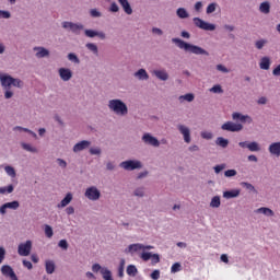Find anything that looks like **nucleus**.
<instances>
[{
	"mask_svg": "<svg viewBox=\"0 0 280 280\" xmlns=\"http://www.w3.org/2000/svg\"><path fill=\"white\" fill-rule=\"evenodd\" d=\"M3 259H5V248L0 247V264H3Z\"/></svg>",
	"mask_w": 280,
	"mask_h": 280,
	"instance_id": "obj_56",
	"label": "nucleus"
},
{
	"mask_svg": "<svg viewBox=\"0 0 280 280\" xmlns=\"http://www.w3.org/2000/svg\"><path fill=\"white\" fill-rule=\"evenodd\" d=\"M135 77L138 78V80H148L150 75H148V72L145 69H140L135 73Z\"/></svg>",
	"mask_w": 280,
	"mask_h": 280,
	"instance_id": "obj_23",
	"label": "nucleus"
},
{
	"mask_svg": "<svg viewBox=\"0 0 280 280\" xmlns=\"http://www.w3.org/2000/svg\"><path fill=\"white\" fill-rule=\"evenodd\" d=\"M192 21L196 27H199V30H205L206 32H213L215 30V25L209 24L200 18H194Z\"/></svg>",
	"mask_w": 280,
	"mask_h": 280,
	"instance_id": "obj_6",
	"label": "nucleus"
},
{
	"mask_svg": "<svg viewBox=\"0 0 280 280\" xmlns=\"http://www.w3.org/2000/svg\"><path fill=\"white\" fill-rule=\"evenodd\" d=\"M272 73H273V75H277V77L280 75V65H278V66L273 69Z\"/></svg>",
	"mask_w": 280,
	"mask_h": 280,
	"instance_id": "obj_64",
	"label": "nucleus"
},
{
	"mask_svg": "<svg viewBox=\"0 0 280 280\" xmlns=\"http://www.w3.org/2000/svg\"><path fill=\"white\" fill-rule=\"evenodd\" d=\"M90 14H91V16H93L94 19L102 16V13H101L100 11H97L96 9H92V10L90 11Z\"/></svg>",
	"mask_w": 280,
	"mask_h": 280,
	"instance_id": "obj_55",
	"label": "nucleus"
},
{
	"mask_svg": "<svg viewBox=\"0 0 280 280\" xmlns=\"http://www.w3.org/2000/svg\"><path fill=\"white\" fill-rule=\"evenodd\" d=\"M20 203L19 201H11V202H7L4 205H2L0 207V211H5V209H12L13 211H16V209H19Z\"/></svg>",
	"mask_w": 280,
	"mask_h": 280,
	"instance_id": "obj_17",
	"label": "nucleus"
},
{
	"mask_svg": "<svg viewBox=\"0 0 280 280\" xmlns=\"http://www.w3.org/2000/svg\"><path fill=\"white\" fill-rule=\"evenodd\" d=\"M224 176L226 178H231L233 176H237V171H235V170H228V171L224 172Z\"/></svg>",
	"mask_w": 280,
	"mask_h": 280,
	"instance_id": "obj_42",
	"label": "nucleus"
},
{
	"mask_svg": "<svg viewBox=\"0 0 280 280\" xmlns=\"http://www.w3.org/2000/svg\"><path fill=\"white\" fill-rule=\"evenodd\" d=\"M118 2L126 14H132V7H130V2H128V0H118Z\"/></svg>",
	"mask_w": 280,
	"mask_h": 280,
	"instance_id": "obj_18",
	"label": "nucleus"
},
{
	"mask_svg": "<svg viewBox=\"0 0 280 280\" xmlns=\"http://www.w3.org/2000/svg\"><path fill=\"white\" fill-rule=\"evenodd\" d=\"M226 168V164H221V165H217L214 166V172L215 174H220V172H222V170Z\"/></svg>",
	"mask_w": 280,
	"mask_h": 280,
	"instance_id": "obj_53",
	"label": "nucleus"
},
{
	"mask_svg": "<svg viewBox=\"0 0 280 280\" xmlns=\"http://www.w3.org/2000/svg\"><path fill=\"white\" fill-rule=\"evenodd\" d=\"M153 73L159 80H163L164 82L170 78V74L165 70H154Z\"/></svg>",
	"mask_w": 280,
	"mask_h": 280,
	"instance_id": "obj_20",
	"label": "nucleus"
},
{
	"mask_svg": "<svg viewBox=\"0 0 280 280\" xmlns=\"http://www.w3.org/2000/svg\"><path fill=\"white\" fill-rule=\"evenodd\" d=\"M237 196H240V189H232L223 192V198H226L228 200L231 198H237Z\"/></svg>",
	"mask_w": 280,
	"mask_h": 280,
	"instance_id": "obj_19",
	"label": "nucleus"
},
{
	"mask_svg": "<svg viewBox=\"0 0 280 280\" xmlns=\"http://www.w3.org/2000/svg\"><path fill=\"white\" fill-rule=\"evenodd\" d=\"M201 137L202 139L210 140V139H213V133H211L210 131H202Z\"/></svg>",
	"mask_w": 280,
	"mask_h": 280,
	"instance_id": "obj_49",
	"label": "nucleus"
},
{
	"mask_svg": "<svg viewBox=\"0 0 280 280\" xmlns=\"http://www.w3.org/2000/svg\"><path fill=\"white\" fill-rule=\"evenodd\" d=\"M86 48L90 49V51H93V54H97V46L95 44H86Z\"/></svg>",
	"mask_w": 280,
	"mask_h": 280,
	"instance_id": "obj_51",
	"label": "nucleus"
},
{
	"mask_svg": "<svg viewBox=\"0 0 280 280\" xmlns=\"http://www.w3.org/2000/svg\"><path fill=\"white\" fill-rule=\"evenodd\" d=\"M84 28V26L83 25H81V24H73L72 23V26H71V32H73L74 34H78L79 32H80V30H83Z\"/></svg>",
	"mask_w": 280,
	"mask_h": 280,
	"instance_id": "obj_38",
	"label": "nucleus"
},
{
	"mask_svg": "<svg viewBox=\"0 0 280 280\" xmlns=\"http://www.w3.org/2000/svg\"><path fill=\"white\" fill-rule=\"evenodd\" d=\"M45 235L48 238L54 237V230L51 229L50 225H45Z\"/></svg>",
	"mask_w": 280,
	"mask_h": 280,
	"instance_id": "obj_35",
	"label": "nucleus"
},
{
	"mask_svg": "<svg viewBox=\"0 0 280 280\" xmlns=\"http://www.w3.org/2000/svg\"><path fill=\"white\" fill-rule=\"evenodd\" d=\"M120 167H122V170H126L127 172H132V170L141 168V162L132 160L125 161L120 163Z\"/></svg>",
	"mask_w": 280,
	"mask_h": 280,
	"instance_id": "obj_9",
	"label": "nucleus"
},
{
	"mask_svg": "<svg viewBox=\"0 0 280 280\" xmlns=\"http://www.w3.org/2000/svg\"><path fill=\"white\" fill-rule=\"evenodd\" d=\"M210 205L211 207H215V208L220 207V197L218 196L213 197Z\"/></svg>",
	"mask_w": 280,
	"mask_h": 280,
	"instance_id": "obj_47",
	"label": "nucleus"
},
{
	"mask_svg": "<svg viewBox=\"0 0 280 280\" xmlns=\"http://www.w3.org/2000/svg\"><path fill=\"white\" fill-rule=\"evenodd\" d=\"M85 36H88V38H95V36H97V31L85 30Z\"/></svg>",
	"mask_w": 280,
	"mask_h": 280,
	"instance_id": "obj_45",
	"label": "nucleus"
},
{
	"mask_svg": "<svg viewBox=\"0 0 280 280\" xmlns=\"http://www.w3.org/2000/svg\"><path fill=\"white\" fill-rule=\"evenodd\" d=\"M218 71H222V73H229V70L223 65L217 66Z\"/></svg>",
	"mask_w": 280,
	"mask_h": 280,
	"instance_id": "obj_63",
	"label": "nucleus"
},
{
	"mask_svg": "<svg viewBox=\"0 0 280 280\" xmlns=\"http://www.w3.org/2000/svg\"><path fill=\"white\" fill-rule=\"evenodd\" d=\"M23 267L27 268V270H32V268H33L32 261L23 260Z\"/></svg>",
	"mask_w": 280,
	"mask_h": 280,
	"instance_id": "obj_59",
	"label": "nucleus"
},
{
	"mask_svg": "<svg viewBox=\"0 0 280 280\" xmlns=\"http://www.w3.org/2000/svg\"><path fill=\"white\" fill-rule=\"evenodd\" d=\"M104 268H102V266L100 265V264H94L93 266H92V270L94 271V272H102V270H103Z\"/></svg>",
	"mask_w": 280,
	"mask_h": 280,
	"instance_id": "obj_57",
	"label": "nucleus"
},
{
	"mask_svg": "<svg viewBox=\"0 0 280 280\" xmlns=\"http://www.w3.org/2000/svg\"><path fill=\"white\" fill-rule=\"evenodd\" d=\"M84 196L85 198H88V200L95 201V200H100L102 192L100 191V189H97V187L91 186L86 188Z\"/></svg>",
	"mask_w": 280,
	"mask_h": 280,
	"instance_id": "obj_4",
	"label": "nucleus"
},
{
	"mask_svg": "<svg viewBox=\"0 0 280 280\" xmlns=\"http://www.w3.org/2000/svg\"><path fill=\"white\" fill-rule=\"evenodd\" d=\"M259 10L262 12V14H270V3L262 2L259 7Z\"/></svg>",
	"mask_w": 280,
	"mask_h": 280,
	"instance_id": "obj_30",
	"label": "nucleus"
},
{
	"mask_svg": "<svg viewBox=\"0 0 280 280\" xmlns=\"http://www.w3.org/2000/svg\"><path fill=\"white\" fill-rule=\"evenodd\" d=\"M90 154H102V150L100 148H91Z\"/></svg>",
	"mask_w": 280,
	"mask_h": 280,
	"instance_id": "obj_62",
	"label": "nucleus"
},
{
	"mask_svg": "<svg viewBox=\"0 0 280 280\" xmlns=\"http://www.w3.org/2000/svg\"><path fill=\"white\" fill-rule=\"evenodd\" d=\"M135 196H137L138 198H143V196H145V191L143 190V188H137L135 190Z\"/></svg>",
	"mask_w": 280,
	"mask_h": 280,
	"instance_id": "obj_48",
	"label": "nucleus"
},
{
	"mask_svg": "<svg viewBox=\"0 0 280 280\" xmlns=\"http://www.w3.org/2000/svg\"><path fill=\"white\" fill-rule=\"evenodd\" d=\"M210 93H224V90H222V85L217 84L210 89Z\"/></svg>",
	"mask_w": 280,
	"mask_h": 280,
	"instance_id": "obj_37",
	"label": "nucleus"
},
{
	"mask_svg": "<svg viewBox=\"0 0 280 280\" xmlns=\"http://www.w3.org/2000/svg\"><path fill=\"white\" fill-rule=\"evenodd\" d=\"M91 145V142L89 140H82L74 144L73 152H82V150H86Z\"/></svg>",
	"mask_w": 280,
	"mask_h": 280,
	"instance_id": "obj_15",
	"label": "nucleus"
},
{
	"mask_svg": "<svg viewBox=\"0 0 280 280\" xmlns=\"http://www.w3.org/2000/svg\"><path fill=\"white\" fill-rule=\"evenodd\" d=\"M1 272L4 277H9L11 280H19L16 273H14V269H12V267L9 265H3L1 267Z\"/></svg>",
	"mask_w": 280,
	"mask_h": 280,
	"instance_id": "obj_12",
	"label": "nucleus"
},
{
	"mask_svg": "<svg viewBox=\"0 0 280 280\" xmlns=\"http://www.w3.org/2000/svg\"><path fill=\"white\" fill-rule=\"evenodd\" d=\"M58 246L62 250H67L69 248V243L67 242V240H61L59 241Z\"/></svg>",
	"mask_w": 280,
	"mask_h": 280,
	"instance_id": "obj_40",
	"label": "nucleus"
},
{
	"mask_svg": "<svg viewBox=\"0 0 280 280\" xmlns=\"http://www.w3.org/2000/svg\"><path fill=\"white\" fill-rule=\"evenodd\" d=\"M269 153L272 156H277L279 159L280 156V142H273L269 145Z\"/></svg>",
	"mask_w": 280,
	"mask_h": 280,
	"instance_id": "obj_16",
	"label": "nucleus"
},
{
	"mask_svg": "<svg viewBox=\"0 0 280 280\" xmlns=\"http://www.w3.org/2000/svg\"><path fill=\"white\" fill-rule=\"evenodd\" d=\"M22 147L27 152H38V149L32 147V144L24 143V144H22Z\"/></svg>",
	"mask_w": 280,
	"mask_h": 280,
	"instance_id": "obj_41",
	"label": "nucleus"
},
{
	"mask_svg": "<svg viewBox=\"0 0 280 280\" xmlns=\"http://www.w3.org/2000/svg\"><path fill=\"white\" fill-rule=\"evenodd\" d=\"M151 279H153V280H159V279H161V271H160V270H154V271L151 273Z\"/></svg>",
	"mask_w": 280,
	"mask_h": 280,
	"instance_id": "obj_52",
	"label": "nucleus"
},
{
	"mask_svg": "<svg viewBox=\"0 0 280 280\" xmlns=\"http://www.w3.org/2000/svg\"><path fill=\"white\" fill-rule=\"evenodd\" d=\"M179 100H186V102H191L192 100H195V96H194V94L188 93V94L179 96Z\"/></svg>",
	"mask_w": 280,
	"mask_h": 280,
	"instance_id": "obj_46",
	"label": "nucleus"
},
{
	"mask_svg": "<svg viewBox=\"0 0 280 280\" xmlns=\"http://www.w3.org/2000/svg\"><path fill=\"white\" fill-rule=\"evenodd\" d=\"M241 185L248 191H255V186H253V184H250V183L243 182V183H241Z\"/></svg>",
	"mask_w": 280,
	"mask_h": 280,
	"instance_id": "obj_44",
	"label": "nucleus"
},
{
	"mask_svg": "<svg viewBox=\"0 0 280 280\" xmlns=\"http://www.w3.org/2000/svg\"><path fill=\"white\" fill-rule=\"evenodd\" d=\"M59 75H60L61 80H63V82H69V80H71V78H73V73L71 72V70H69L67 68H60Z\"/></svg>",
	"mask_w": 280,
	"mask_h": 280,
	"instance_id": "obj_14",
	"label": "nucleus"
},
{
	"mask_svg": "<svg viewBox=\"0 0 280 280\" xmlns=\"http://www.w3.org/2000/svg\"><path fill=\"white\" fill-rule=\"evenodd\" d=\"M247 149L249 150V152H259V150H261V148H259V143L257 142H249L247 144Z\"/></svg>",
	"mask_w": 280,
	"mask_h": 280,
	"instance_id": "obj_29",
	"label": "nucleus"
},
{
	"mask_svg": "<svg viewBox=\"0 0 280 280\" xmlns=\"http://www.w3.org/2000/svg\"><path fill=\"white\" fill-rule=\"evenodd\" d=\"M110 12H119V5H117V2H113L109 8Z\"/></svg>",
	"mask_w": 280,
	"mask_h": 280,
	"instance_id": "obj_58",
	"label": "nucleus"
},
{
	"mask_svg": "<svg viewBox=\"0 0 280 280\" xmlns=\"http://www.w3.org/2000/svg\"><path fill=\"white\" fill-rule=\"evenodd\" d=\"M151 261L153 265L159 264L161 261V257L159 256V254H152Z\"/></svg>",
	"mask_w": 280,
	"mask_h": 280,
	"instance_id": "obj_50",
	"label": "nucleus"
},
{
	"mask_svg": "<svg viewBox=\"0 0 280 280\" xmlns=\"http://www.w3.org/2000/svg\"><path fill=\"white\" fill-rule=\"evenodd\" d=\"M68 60H71V62H75L77 65H80V59L78 58V56L73 52H70L68 55Z\"/></svg>",
	"mask_w": 280,
	"mask_h": 280,
	"instance_id": "obj_39",
	"label": "nucleus"
},
{
	"mask_svg": "<svg viewBox=\"0 0 280 280\" xmlns=\"http://www.w3.org/2000/svg\"><path fill=\"white\" fill-rule=\"evenodd\" d=\"M264 45H266V40H264V39H260V40L256 42V47L258 49H264Z\"/></svg>",
	"mask_w": 280,
	"mask_h": 280,
	"instance_id": "obj_60",
	"label": "nucleus"
},
{
	"mask_svg": "<svg viewBox=\"0 0 280 280\" xmlns=\"http://www.w3.org/2000/svg\"><path fill=\"white\" fill-rule=\"evenodd\" d=\"M180 270H183V266L180 265V262H175L171 267V272L173 275H176V272H180Z\"/></svg>",
	"mask_w": 280,
	"mask_h": 280,
	"instance_id": "obj_32",
	"label": "nucleus"
},
{
	"mask_svg": "<svg viewBox=\"0 0 280 280\" xmlns=\"http://www.w3.org/2000/svg\"><path fill=\"white\" fill-rule=\"evenodd\" d=\"M18 253L21 257L30 256V253H32V241L21 243L18 247Z\"/></svg>",
	"mask_w": 280,
	"mask_h": 280,
	"instance_id": "obj_7",
	"label": "nucleus"
},
{
	"mask_svg": "<svg viewBox=\"0 0 280 280\" xmlns=\"http://www.w3.org/2000/svg\"><path fill=\"white\" fill-rule=\"evenodd\" d=\"M14 96V92L10 91V89H5L4 97L5 100H10Z\"/></svg>",
	"mask_w": 280,
	"mask_h": 280,
	"instance_id": "obj_54",
	"label": "nucleus"
},
{
	"mask_svg": "<svg viewBox=\"0 0 280 280\" xmlns=\"http://www.w3.org/2000/svg\"><path fill=\"white\" fill-rule=\"evenodd\" d=\"M172 43H175V45H177L179 49H184L185 51L195 54V56H209V51L205 50V48L188 44L187 42L180 38H173Z\"/></svg>",
	"mask_w": 280,
	"mask_h": 280,
	"instance_id": "obj_1",
	"label": "nucleus"
},
{
	"mask_svg": "<svg viewBox=\"0 0 280 280\" xmlns=\"http://www.w3.org/2000/svg\"><path fill=\"white\" fill-rule=\"evenodd\" d=\"M218 4H215L214 2L210 3L208 7H207V14H213V12L215 11V8H217Z\"/></svg>",
	"mask_w": 280,
	"mask_h": 280,
	"instance_id": "obj_43",
	"label": "nucleus"
},
{
	"mask_svg": "<svg viewBox=\"0 0 280 280\" xmlns=\"http://www.w3.org/2000/svg\"><path fill=\"white\" fill-rule=\"evenodd\" d=\"M154 246L143 245L141 243L131 244L125 249V253H139V250H152Z\"/></svg>",
	"mask_w": 280,
	"mask_h": 280,
	"instance_id": "obj_5",
	"label": "nucleus"
},
{
	"mask_svg": "<svg viewBox=\"0 0 280 280\" xmlns=\"http://www.w3.org/2000/svg\"><path fill=\"white\" fill-rule=\"evenodd\" d=\"M140 257L142 261H150L152 259V253L143 252Z\"/></svg>",
	"mask_w": 280,
	"mask_h": 280,
	"instance_id": "obj_36",
	"label": "nucleus"
},
{
	"mask_svg": "<svg viewBox=\"0 0 280 280\" xmlns=\"http://www.w3.org/2000/svg\"><path fill=\"white\" fill-rule=\"evenodd\" d=\"M4 172L8 174V176H11V178H16V171H14V167L5 166Z\"/></svg>",
	"mask_w": 280,
	"mask_h": 280,
	"instance_id": "obj_33",
	"label": "nucleus"
},
{
	"mask_svg": "<svg viewBox=\"0 0 280 280\" xmlns=\"http://www.w3.org/2000/svg\"><path fill=\"white\" fill-rule=\"evenodd\" d=\"M12 191H14V186L12 185L0 188V194H12Z\"/></svg>",
	"mask_w": 280,
	"mask_h": 280,
	"instance_id": "obj_34",
	"label": "nucleus"
},
{
	"mask_svg": "<svg viewBox=\"0 0 280 280\" xmlns=\"http://www.w3.org/2000/svg\"><path fill=\"white\" fill-rule=\"evenodd\" d=\"M101 275L104 280H113V273L107 268L101 269Z\"/></svg>",
	"mask_w": 280,
	"mask_h": 280,
	"instance_id": "obj_28",
	"label": "nucleus"
},
{
	"mask_svg": "<svg viewBox=\"0 0 280 280\" xmlns=\"http://www.w3.org/2000/svg\"><path fill=\"white\" fill-rule=\"evenodd\" d=\"M142 141L147 145H152L153 148H159V145H161V142H159V139H156L155 137H153L150 133H144L142 136Z\"/></svg>",
	"mask_w": 280,
	"mask_h": 280,
	"instance_id": "obj_10",
	"label": "nucleus"
},
{
	"mask_svg": "<svg viewBox=\"0 0 280 280\" xmlns=\"http://www.w3.org/2000/svg\"><path fill=\"white\" fill-rule=\"evenodd\" d=\"M56 270V264H54L52 260H47L46 261V272L47 275H54Z\"/></svg>",
	"mask_w": 280,
	"mask_h": 280,
	"instance_id": "obj_24",
	"label": "nucleus"
},
{
	"mask_svg": "<svg viewBox=\"0 0 280 280\" xmlns=\"http://www.w3.org/2000/svg\"><path fill=\"white\" fill-rule=\"evenodd\" d=\"M108 108L113 110L115 115H120L121 117L128 115V106L121 100H110Z\"/></svg>",
	"mask_w": 280,
	"mask_h": 280,
	"instance_id": "obj_2",
	"label": "nucleus"
},
{
	"mask_svg": "<svg viewBox=\"0 0 280 280\" xmlns=\"http://www.w3.org/2000/svg\"><path fill=\"white\" fill-rule=\"evenodd\" d=\"M232 119L234 121H241L242 124H253V118L248 115H242L241 113H233Z\"/></svg>",
	"mask_w": 280,
	"mask_h": 280,
	"instance_id": "obj_11",
	"label": "nucleus"
},
{
	"mask_svg": "<svg viewBox=\"0 0 280 280\" xmlns=\"http://www.w3.org/2000/svg\"><path fill=\"white\" fill-rule=\"evenodd\" d=\"M176 14L178 19H189V13L185 8H178Z\"/></svg>",
	"mask_w": 280,
	"mask_h": 280,
	"instance_id": "obj_27",
	"label": "nucleus"
},
{
	"mask_svg": "<svg viewBox=\"0 0 280 280\" xmlns=\"http://www.w3.org/2000/svg\"><path fill=\"white\" fill-rule=\"evenodd\" d=\"M0 82L4 89H10L11 86H16L18 89H22L23 86V81L21 79H15L9 74H3V73H0Z\"/></svg>",
	"mask_w": 280,
	"mask_h": 280,
	"instance_id": "obj_3",
	"label": "nucleus"
},
{
	"mask_svg": "<svg viewBox=\"0 0 280 280\" xmlns=\"http://www.w3.org/2000/svg\"><path fill=\"white\" fill-rule=\"evenodd\" d=\"M178 130L184 137L185 143H191V131L185 125H178Z\"/></svg>",
	"mask_w": 280,
	"mask_h": 280,
	"instance_id": "obj_13",
	"label": "nucleus"
},
{
	"mask_svg": "<svg viewBox=\"0 0 280 280\" xmlns=\"http://www.w3.org/2000/svg\"><path fill=\"white\" fill-rule=\"evenodd\" d=\"M35 49H37V52H36L37 58H45V57L49 56V50H47L46 48L38 47Z\"/></svg>",
	"mask_w": 280,
	"mask_h": 280,
	"instance_id": "obj_26",
	"label": "nucleus"
},
{
	"mask_svg": "<svg viewBox=\"0 0 280 280\" xmlns=\"http://www.w3.org/2000/svg\"><path fill=\"white\" fill-rule=\"evenodd\" d=\"M223 130H226L228 132H240L244 129V126L242 124H235L233 121H226L221 126Z\"/></svg>",
	"mask_w": 280,
	"mask_h": 280,
	"instance_id": "obj_8",
	"label": "nucleus"
},
{
	"mask_svg": "<svg viewBox=\"0 0 280 280\" xmlns=\"http://www.w3.org/2000/svg\"><path fill=\"white\" fill-rule=\"evenodd\" d=\"M139 270L137 269V266L135 265H129L127 266V275L129 277H137Z\"/></svg>",
	"mask_w": 280,
	"mask_h": 280,
	"instance_id": "obj_25",
	"label": "nucleus"
},
{
	"mask_svg": "<svg viewBox=\"0 0 280 280\" xmlns=\"http://www.w3.org/2000/svg\"><path fill=\"white\" fill-rule=\"evenodd\" d=\"M0 19H10V12L0 10Z\"/></svg>",
	"mask_w": 280,
	"mask_h": 280,
	"instance_id": "obj_61",
	"label": "nucleus"
},
{
	"mask_svg": "<svg viewBox=\"0 0 280 280\" xmlns=\"http://www.w3.org/2000/svg\"><path fill=\"white\" fill-rule=\"evenodd\" d=\"M260 69H262L264 71H268V69H270V58L268 57H262L260 59V63H259Z\"/></svg>",
	"mask_w": 280,
	"mask_h": 280,
	"instance_id": "obj_21",
	"label": "nucleus"
},
{
	"mask_svg": "<svg viewBox=\"0 0 280 280\" xmlns=\"http://www.w3.org/2000/svg\"><path fill=\"white\" fill-rule=\"evenodd\" d=\"M215 143H217L220 148H228V147H229V141H228L226 139H224L223 137L217 138Z\"/></svg>",
	"mask_w": 280,
	"mask_h": 280,
	"instance_id": "obj_31",
	"label": "nucleus"
},
{
	"mask_svg": "<svg viewBox=\"0 0 280 280\" xmlns=\"http://www.w3.org/2000/svg\"><path fill=\"white\" fill-rule=\"evenodd\" d=\"M71 200H73V195L71 192H68L66 197L60 201L58 205L59 208L67 207Z\"/></svg>",
	"mask_w": 280,
	"mask_h": 280,
	"instance_id": "obj_22",
	"label": "nucleus"
}]
</instances>
